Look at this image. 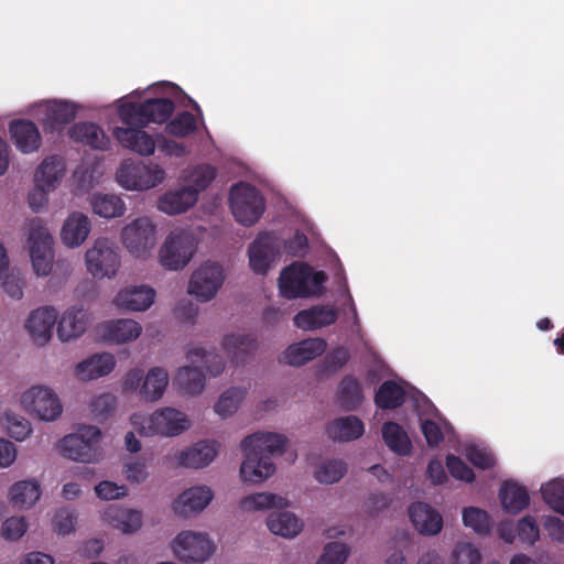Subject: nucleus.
<instances>
[{"mask_svg": "<svg viewBox=\"0 0 564 564\" xmlns=\"http://www.w3.org/2000/svg\"><path fill=\"white\" fill-rule=\"evenodd\" d=\"M117 397L110 392L94 395L89 401L91 415L97 420L108 419L117 408Z\"/></svg>", "mask_w": 564, "mask_h": 564, "instance_id": "61", "label": "nucleus"}, {"mask_svg": "<svg viewBox=\"0 0 564 564\" xmlns=\"http://www.w3.org/2000/svg\"><path fill=\"white\" fill-rule=\"evenodd\" d=\"M170 386L166 368L154 366L144 372L141 368L129 369L121 378V389L126 393H135L148 402L160 401Z\"/></svg>", "mask_w": 564, "mask_h": 564, "instance_id": "8", "label": "nucleus"}, {"mask_svg": "<svg viewBox=\"0 0 564 564\" xmlns=\"http://www.w3.org/2000/svg\"><path fill=\"white\" fill-rule=\"evenodd\" d=\"M159 237V223L149 215L129 216L119 230L122 248L138 263H147L153 259Z\"/></svg>", "mask_w": 564, "mask_h": 564, "instance_id": "2", "label": "nucleus"}, {"mask_svg": "<svg viewBox=\"0 0 564 564\" xmlns=\"http://www.w3.org/2000/svg\"><path fill=\"white\" fill-rule=\"evenodd\" d=\"M365 429L359 417L347 415L330 421L326 426V434L334 442L345 443L360 438Z\"/></svg>", "mask_w": 564, "mask_h": 564, "instance_id": "43", "label": "nucleus"}, {"mask_svg": "<svg viewBox=\"0 0 564 564\" xmlns=\"http://www.w3.org/2000/svg\"><path fill=\"white\" fill-rule=\"evenodd\" d=\"M229 204L235 219L243 226L256 224L265 209L261 193L247 183H239L231 187Z\"/></svg>", "mask_w": 564, "mask_h": 564, "instance_id": "15", "label": "nucleus"}, {"mask_svg": "<svg viewBox=\"0 0 564 564\" xmlns=\"http://www.w3.org/2000/svg\"><path fill=\"white\" fill-rule=\"evenodd\" d=\"M96 497L102 501H115L124 499L129 489L127 485L118 484L112 480H101L94 487Z\"/></svg>", "mask_w": 564, "mask_h": 564, "instance_id": "63", "label": "nucleus"}, {"mask_svg": "<svg viewBox=\"0 0 564 564\" xmlns=\"http://www.w3.org/2000/svg\"><path fill=\"white\" fill-rule=\"evenodd\" d=\"M138 115L144 123H162L166 121L174 111V104L167 98L148 99L140 105H135Z\"/></svg>", "mask_w": 564, "mask_h": 564, "instance_id": "49", "label": "nucleus"}, {"mask_svg": "<svg viewBox=\"0 0 564 564\" xmlns=\"http://www.w3.org/2000/svg\"><path fill=\"white\" fill-rule=\"evenodd\" d=\"M382 438L388 448L397 455L408 456L412 443L404 429L394 422H386L381 429Z\"/></svg>", "mask_w": 564, "mask_h": 564, "instance_id": "50", "label": "nucleus"}, {"mask_svg": "<svg viewBox=\"0 0 564 564\" xmlns=\"http://www.w3.org/2000/svg\"><path fill=\"white\" fill-rule=\"evenodd\" d=\"M69 137L94 149L105 150L109 145V138L104 130L91 122H80L69 129Z\"/></svg>", "mask_w": 564, "mask_h": 564, "instance_id": "48", "label": "nucleus"}, {"mask_svg": "<svg viewBox=\"0 0 564 564\" xmlns=\"http://www.w3.org/2000/svg\"><path fill=\"white\" fill-rule=\"evenodd\" d=\"M463 523L475 533L482 535L489 533L491 529V519L489 514L477 507H467L462 511Z\"/></svg>", "mask_w": 564, "mask_h": 564, "instance_id": "58", "label": "nucleus"}, {"mask_svg": "<svg viewBox=\"0 0 564 564\" xmlns=\"http://www.w3.org/2000/svg\"><path fill=\"white\" fill-rule=\"evenodd\" d=\"M88 203L93 214L104 219L122 217L127 210L124 200L113 193H94Z\"/></svg>", "mask_w": 564, "mask_h": 564, "instance_id": "44", "label": "nucleus"}, {"mask_svg": "<svg viewBox=\"0 0 564 564\" xmlns=\"http://www.w3.org/2000/svg\"><path fill=\"white\" fill-rule=\"evenodd\" d=\"M102 175L99 163H83L75 170L73 180L80 189L89 191L100 183Z\"/></svg>", "mask_w": 564, "mask_h": 564, "instance_id": "56", "label": "nucleus"}, {"mask_svg": "<svg viewBox=\"0 0 564 564\" xmlns=\"http://www.w3.org/2000/svg\"><path fill=\"white\" fill-rule=\"evenodd\" d=\"M349 360V350L344 346L330 349L316 365L315 375L319 379L336 375Z\"/></svg>", "mask_w": 564, "mask_h": 564, "instance_id": "52", "label": "nucleus"}, {"mask_svg": "<svg viewBox=\"0 0 564 564\" xmlns=\"http://www.w3.org/2000/svg\"><path fill=\"white\" fill-rule=\"evenodd\" d=\"M119 102L118 115L121 124L112 130L115 139L123 148L141 156L152 155L156 148V139L143 129L147 123L137 113L135 104L129 99H121Z\"/></svg>", "mask_w": 564, "mask_h": 564, "instance_id": "4", "label": "nucleus"}, {"mask_svg": "<svg viewBox=\"0 0 564 564\" xmlns=\"http://www.w3.org/2000/svg\"><path fill=\"white\" fill-rule=\"evenodd\" d=\"M11 138L22 153L35 152L41 145V134L36 126L28 120H17L10 124Z\"/></svg>", "mask_w": 564, "mask_h": 564, "instance_id": "47", "label": "nucleus"}, {"mask_svg": "<svg viewBox=\"0 0 564 564\" xmlns=\"http://www.w3.org/2000/svg\"><path fill=\"white\" fill-rule=\"evenodd\" d=\"M130 424L143 437L174 438L193 427L188 413L173 405L159 406L150 413L134 412Z\"/></svg>", "mask_w": 564, "mask_h": 564, "instance_id": "1", "label": "nucleus"}, {"mask_svg": "<svg viewBox=\"0 0 564 564\" xmlns=\"http://www.w3.org/2000/svg\"><path fill=\"white\" fill-rule=\"evenodd\" d=\"M198 202V197L186 186L170 189L162 194L156 203V208L161 213L175 216L184 214L193 208Z\"/></svg>", "mask_w": 564, "mask_h": 564, "instance_id": "35", "label": "nucleus"}, {"mask_svg": "<svg viewBox=\"0 0 564 564\" xmlns=\"http://www.w3.org/2000/svg\"><path fill=\"white\" fill-rule=\"evenodd\" d=\"M166 171L158 163L135 162L131 159L121 162L116 172V181L126 191L145 192L164 183Z\"/></svg>", "mask_w": 564, "mask_h": 564, "instance_id": "10", "label": "nucleus"}, {"mask_svg": "<svg viewBox=\"0 0 564 564\" xmlns=\"http://www.w3.org/2000/svg\"><path fill=\"white\" fill-rule=\"evenodd\" d=\"M91 325L88 311L79 304L66 307L58 313L56 323V337L63 345L74 344L87 333Z\"/></svg>", "mask_w": 564, "mask_h": 564, "instance_id": "19", "label": "nucleus"}, {"mask_svg": "<svg viewBox=\"0 0 564 564\" xmlns=\"http://www.w3.org/2000/svg\"><path fill=\"white\" fill-rule=\"evenodd\" d=\"M101 430L91 424L79 425L73 433L59 440L57 448L63 457L82 464H98L105 453L100 446Z\"/></svg>", "mask_w": 564, "mask_h": 564, "instance_id": "7", "label": "nucleus"}, {"mask_svg": "<svg viewBox=\"0 0 564 564\" xmlns=\"http://www.w3.org/2000/svg\"><path fill=\"white\" fill-rule=\"evenodd\" d=\"M42 497V486L36 478H26L13 482L7 498L11 506L21 511L32 509Z\"/></svg>", "mask_w": 564, "mask_h": 564, "instance_id": "34", "label": "nucleus"}, {"mask_svg": "<svg viewBox=\"0 0 564 564\" xmlns=\"http://www.w3.org/2000/svg\"><path fill=\"white\" fill-rule=\"evenodd\" d=\"M116 366L117 359L112 352H95L74 365L73 377L84 383L96 381L112 373Z\"/></svg>", "mask_w": 564, "mask_h": 564, "instance_id": "25", "label": "nucleus"}, {"mask_svg": "<svg viewBox=\"0 0 564 564\" xmlns=\"http://www.w3.org/2000/svg\"><path fill=\"white\" fill-rule=\"evenodd\" d=\"M25 249L29 253L32 272L37 278H46L54 265V237L46 221L34 217L23 227Z\"/></svg>", "mask_w": 564, "mask_h": 564, "instance_id": "5", "label": "nucleus"}, {"mask_svg": "<svg viewBox=\"0 0 564 564\" xmlns=\"http://www.w3.org/2000/svg\"><path fill=\"white\" fill-rule=\"evenodd\" d=\"M198 243V229L174 228L156 248V260L167 271H182L195 257Z\"/></svg>", "mask_w": 564, "mask_h": 564, "instance_id": "6", "label": "nucleus"}, {"mask_svg": "<svg viewBox=\"0 0 564 564\" xmlns=\"http://www.w3.org/2000/svg\"><path fill=\"white\" fill-rule=\"evenodd\" d=\"M226 281L224 265L214 260L202 262L188 278L186 292L200 303L213 301Z\"/></svg>", "mask_w": 564, "mask_h": 564, "instance_id": "13", "label": "nucleus"}, {"mask_svg": "<svg viewBox=\"0 0 564 564\" xmlns=\"http://www.w3.org/2000/svg\"><path fill=\"white\" fill-rule=\"evenodd\" d=\"M326 349L327 343L324 338H305L289 345L280 355L279 362L291 367H301L322 356Z\"/></svg>", "mask_w": 564, "mask_h": 564, "instance_id": "27", "label": "nucleus"}, {"mask_svg": "<svg viewBox=\"0 0 564 564\" xmlns=\"http://www.w3.org/2000/svg\"><path fill=\"white\" fill-rule=\"evenodd\" d=\"M169 547L172 554L185 564H204L217 551V544L209 533L193 529L177 532Z\"/></svg>", "mask_w": 564, "mask_h": 564, "instance_id": "9", "label": "nucleus"}, {"mask_svg": "<svg viewBox=\"0 0 564 564\" xmlns=\"http://www.w3.org/2000/svg\"><path fill=\"white\" fill-rule=\"evenodd\" d=\"M544 502L555 512L564 516V478H554L540 488Z\"/></svg>", "mask_w": 564, "mask_h": 564, "instance_id": "54", "label": "nucleus"}, {"mask_svg": "<svg viewBox=\"0 0 564 564\" xmlns=\"http://www.w3.org/2000/svg\"><path fill=\"white\" fill-rule=\"evenodd\" d=\"M102 527L126 536L138 534L144 527V512L141 509L121 505H108L98 512Z\"/></svg>", "mask_w": 564, "mask_h": 564, "instance_id": "17", "label": "nucleus"}, {"mask_svg": "<svg viewBox=\"0 0 564 564\" xmlns=\"http://www.w3.org/2000/svg\"><path fill=\"white\" fill-rule=\"evenodd\" d=\"M348 474V464L339 457H317L312 464L313 479L323 486L341 481Z\"/></svg>", "mask_w": 564, "mask_h": 564, "instance_id": "36", "label": "nucleus"}, {"mask_svg": "<svg viewBox=\"0 0 564 564\" xmlns=\"http://www.w3.org/2000/svg\"><path fill=\"white\" fill-rule=\"evenodd\" d=\"M65 173V162L56 155H51L45 158L35 169L33 183L55 191L61 185Z\"/></svg>", "mask_w": 564, "mask_h": 564, "instance_id": "42", "label": "nucleus"}, {"mask_svg": "<svg viewBox=\"0 0 564 564\" xmlns=\"http://www.w3.org/2000/svg\"><path fill=\"white\" fill-rule=\"evenodd\" d=\"M84 261L87 272L95 279H112L121 268V254L109 237H98L86 249Z\"/></svg>", "mask_w": 564, "mask_h": 564, "instance_id": "11", "label": "nucleus"}, {"mask_svg": "<svg viewBox=\"0 0 564 564\" xmlns=\"http://www.w3.org/2000/svg\"><path fill=\"white\" fill-rule=\"evenodd\" d=\"M286 509H274L265 519L267 530L274 536L294 540L305 529V521L295 512Z\"/></svg>", "mask_w": 564, "mask_h": 564, "instance_id": "28", "label": "nucleus"}, {"mask_svg": "<svg viewBox=\"0 0 564 564\" xmlns=\"http://www.w3.org/2000/svg\"><path fill=\"white\" fill-rule=\"evenodd\" d=\"M338 399L346 410L357 409L364 400L359 382L351 377L344 378L338 387Z\"/></svg>", "mask_w": 564, "mask_h": 564, "instance_id": "53", "label": "nucleus"}, {"mask_svg": "<svg viewBox=\"0 0 564 564\" xmlns=\"http://www.w3.org/2000/svg\"><path fill=\"white\" fill-rule=\"evenodd\" d=\"M220 346L228 361L235 367H243L254 357L259 348L256 335L236 330L226 334Z\"/></svg>", "mask_w": 564, "mask_h": 564, "instance_id": "22", "label": "nucleus"}, {"mask_svg": "<svg viewBox=\"0 0 564 564\" xmlns=\"http://www.w3.org/2000/svg\"><path fill=\"white\" fill-rule=\"evenodd\" d=\"M186 365L192 367H200L209 377H218L225 371V360L213 350L204 346L193 345L185 352Z\"/></svg>", "mask_w": 564, "mask_h": 564, "instance_id": "40", "label": "nucleus"}, {"mask_svg": "<svg viewBox=\"0 0 564 564\" xmlns=\"http://www.w3.org/2000/svg\"><path fill=\"white\" fill-rule=\"evenodd\" d=\"M57 317L58 310L54 305H41L29 312L23 322V329L34 346L44 348L50 345Z\"/></svg>", "mask_w": 564, "mask_h": 564, "instance_id": "18", "label": "nucleus"}, {"mask_svg": "<svg viewBox=\"0 0 564 564\" xmlns=\"http://www.w3.org/2000/svg\"><path fill=\"white\" fill-rule=\"evenodd\" d=\"M448 564H482V554L473 542H457L448 556Z\"/></svg>", "mask_w": 564, "mask_h": 564, "instance_id": "55", "label": "nucleus"}, {"mask_svg": "<svg viewBox=\"0 0 564 564\" xmlns=\"http://www.w3.org/2000/svg\"><path fill=\"white\" fill-rule=\"evenodd\" d=\"M243 456L239 466V479L242 484L261 485L276 473V465L269 455L257 451H241Z\"/></svg>", "mask_w": 564, "mask_h": 564, "instance_id": "23", "label": "nucleus"}, {"mask_svg": "<svg viewBox=\"0 0 564 564\" xmlns=\"http://www.w3.org/2000/svg\"><path fill=\"white\" fill-rule=\"evenodd\" d=\"M215 498L214 489L206 484H197L182 490L171 502V511L182 520H189L203 513Z\"/></svg>", "mask_w": 564, "mask_h": 564, "instance_id": "16", "label": "nucleus"}, {"mask_svg": "<svg viewBox=\"0 0 564 564\" xmlns=\"http://www.w3.org/2000/svg\"><path fill=\"white\" fill-rule=\"evenodd\" d=\"M0 427L8 438L17 443L28 441L34 432L33 423L14 409H6L0 414Z\"/></svg>", "mask_w": 564, "mask_h": 564, "instance_id": "39", "label": "nucleus"}, {"mask_svg": "<svg viewBox=\"0 0 564 564\" xmlns=\"http://www.w3.org/2000/svg\"><path fill=\"white\" fill-rule=\"evenodd\" d=\"M36 108L39 118L54 129L55 124L73 120L79 107L67 100H46L37 104Z\"/></svg>", "mask_w": 564, "mask_h": 564, "instance_id": "38", "label": "nucleus"}, {"mask_svg": "<svg viewBox=\"0 0 564 564\" xmlns=\"http://www.w3.org/2000/svg\"><path fill=\"white\" fill-rule=\"evenodd\" d=\"M408 516L413 528L424 536H435L444 525L442 514L425 502H413L408 508Z\"/></svg>", "mask_w": 564, "mask_h": 564, "instance_id": "32", "label": "nucleus"}, {"mask_svg": "<svg viewBox=\"0 0 564 564\" xmlns=\"http://www.w3.org/2000/svg\"><path fill=\"white\" fill-rule=\"evenodd\" d=\"M291 500L281 494L261 490L242 496L238 501V509L246 514L263 513L274 509H286Z\"/></svg>", "mask_w": 564, "mask_h": 564, "instance_id": "30", "label": "nucleus"}, {"mask_svg": "<svg viewBox=\"0 0 564 564\" xmlns=\"http://www.w3.org/2000/svg\"><path fill=\"white\" fill-rule=\"evenodd\" d=\"M156 291L149 284H127L112 296L110 304L126 313L147 312L155 302Z\"/></svg>", "mask_w": 564, "mask_h": 564, "instance_id": "20", "label": "nucleus"}, {"mask_svg": "<svg viewBox=\"0 0 564 564\" xmlns=\"http://www.w3.org/2000/svg\"><path fill=\"white\" fill-rule=\"evenodd\" d=\"M91 229L93 223L87 214L72 210L61 224L58 238L66 249H78L86 242Z\"/></svg>", "mask_w": 564, "mask_h": 564, "instance_id": "26", "label": "nucleus"}, {"mask_svg": "<svg viewBox=\"0 0 564 564\" xmlns=\"http://www.w3.org/2000/svg\"><path fill=\"white\" fill-rule=\"evenodd\" d=\"M165 130L174 137H186L196 130V119L187 111L182 112L166 124Z\"/></svg>", "mask_w": 564, "mask_h": 564, "instance_id": "64", "label": "nucleus"}, {"mask_svg": "<svg viewBox=\"0 0 564 564\" xmlns=\"http://www.w3.org/2000/svg\"><path fill=\"white\" fill-rule=\"evenodd\" d=\"M124 480L131 486H140L149 481L151 470L149 464L142 458H131L122 466Z\"/></svg>", "mask_w": 564, "mask_h": 564, "instance_id": "59", "label": "nucleus"}, {"mask_svg": "<svg viewBox=\"0 0 564 564\" xmlns=\"http://www.w3.org/2000/svg\"><path fill=\"white\" fill-rule=\"evenodd\" d=\"M419 421L426 443L431 447L437 446L448 432L449 424L441 416L440 412L430 402H424L417 409Z\"/></svg>", "mask_w": 564, "mask_h": 564, "instance_id": "33", "label": "nucleus"}, {"mask_svg": "<svg viewBox=\"0 0 564 564\" xmlns=\"http://www.w3.org/2000/svg\"><path fill=\"white\" fill-rule=\"evenodd\" d=\"M279 240L271 234H259L248 248V260L251 271L265 275L279 254Z\"/></svg>", "mask_w": 564, "mask_h": 564, "instance_id": "24", "label": "nucleus"}, {"mask_svg": "<svg viewBox=\"0 0 564 564\" xmlns=\"http://www.w3.org/2000/svg\"><path fill=\"white\" fill-rule=\"evenodd\" d=\"M350 555V547L343 542L325 544L316 564H345Z\"/></svg>", "mask_w": 564, "mask_h": 564, "instance_id": "62", "label": "nucleus"}, {"mask_svg": "<svg viewBox=\"0 0 564 564\" xmlns=\"http://www.w3.org/2000/svg\"><path fill=\"white\" fill-rule=\"evenodd\" d=\"M217 169L207 163L187 166L182 172L183 184L186 185L198 198L216 180Z\"/></svg>", "mask_w": 564, "mask_h": 564, "instance_id": "46", "label": "nucleus"}, {"mask_svg": "<svg viewBox=\"0 0 564 564\" xmlns=\"http://www.w3.org/2000/svg\"><path fill=\"white\" fill-rule=\"evenodd\" d=\"M337 319V311L326 305H316L299 312L294 318V325L303 330H316L334 324Z\"/></svg>", "mask_w": 564, "mask_h": 564, "instance_id": "41", "label": "nucleus"}, {"mask_svg": "<svg viewBox=\"0 0 564 564\" xmlns=\"http://www.w3.org/2000/svg\"><path fill=\"white\" fill-rule=\"evenodd\" d=\"M20 409L41 423L58 422L65 412V404L58 391L46 382L29 384L17 395Z\"/></svg>", "mask_w": 564, "mask_h": 564, "instance_id": "3", "label": "nucleus"}, {"mask_svg": "<svg viewBox=\"0 0 564 564\" xmlns=\"http://www.w3.org/2000/svg\"><path fill=\"white\" fill-rule=\"evenodd\" d=\"M404 390L394 381H386L376 394L375 402L381 409H394L403 402Z\"/></svg>", "mask_w": 564, "mask_h": 564, "instance_id": "57", "label": "nucleus"}, {"mask_svg": "<svg viewBox=\"0 0 564 564\" xmlns=\"http://www.w3.org/2000/svg\"><path fill=\"white\" fill-rule=\"evenodd\" d=\"M206 375L200 367L182 366L174 373L173 386L184 397H197L206 389Z\"/></svg>", "mask_w": 564, "mask_h": 564, "instance_id": "37", "label": "nucleus"}, {"mask_svg": "<svg viewBox=\"0 0 564 564\" xmlns=\"http://www.w3.org/2000/svg\"><path fill=\"white\" fill-rule=\"evenodd\" d=\"M325 280L323 272H313L308 265L295 262L281 271L279 291L289 300L306 297L317 294Z\"/></svg>", "mask_w": 564, "mask_h": 564, "instance_id": "12", "label": "nucleus"}, {"mask_svg": "<svg viewBox=\"0 0 564 564\" xmlns=\"http://www.w3.org/2000/svg\"><path fill=\"white\" fill-rule=\"evenodd\" d=\"M25 279L22 271L11 265L7 247L0 241V292L13 301L24 296Z\"/></svg>", "mask_w": 564, "mask_h": 564, "instance_id": "31", "label": "nucleus"}, {"mask_svg": "<svg viewBox=\"0 0 564 564\" xmlns=\"http://www.w3.org/2000/svg\"><path fill=\"white\" fill-rule=\"evenodd\" d=\"M501 505L505 510L518 513L529 505V495L524 487L513 481H506L499 491Z\"/></svg>", "mask_w": 564, "mask_h": 564, "instance_id": "51", "label": "nucleus"}, {"mask_svg": "<svg viewBox=\"0 0 564 564\" xmlns=\"http://www.w3.org/2000/svg\"><path fill=\"white\" fill-rule=\"evenodd\" d=\"M239 446L241 451H257L264 452L265 455L281 456L288 451L290 440L283 433L259 430L246 435Z\"/></svg>", "mask_w": 564, "mask_h": 564, "instance_id": "29", "label": "nucleus"}, {"mask_svg": "<svg viewBox=\"0 0 564 564\" xmlns=\"http://www.w3.org/2000/svg\"><path fill=\"white\" fill-rule=\"evenodd\" d=\"M97 337L109 345H127L135 341L142 335V325L129 317L107 319L96 325Z\"/></svg>", "mask_w": 564, "mask_h": 564, "instance_id": "21", "label": "nucleus"}, {"mask_svg": "<svg viewBox=\"0 0 564 564\" xmlns=\"http://www.w3.org/2000/svg\"><path fill=\"white\" fill-rule=\"evenodd\" d=\"M248 395V389L242 386H231L225 389L213 405L214 413L221 420L236 415Z\"/></svg>", "mask_w": 564, "mask_h": 564, "instance_id": "45", "label": "nucleus"}, {"mask_svg": "<svg viewBox=\"0 0 564 564\" xmlns=\"http://www.w3.org/2000/svg\"><path fill=\"white\" fill-rule=\"evenodd\" d=\"M78 514L69 508H61L56 510L52 518V530L57 535H68L76 531Z\"/></svg>", "mask_w": 564, "mask_h": 564, "instance_id": "60", "label": "nucleus"}, {"mask_svg": "<svg viewBox=\"0 0 564 564\" xmlns=\"http://www.w3.org/2000/svg\"><path fill=\"white\" fill-rule=\"evenodd\" d=\"M220 449L221 443L218 440L204 438L169 453L165 459L176 468L199 470L214 463Z\"/></svg>", "mask_w": 564, "mask_h": 564, "instance_id": "14", "label": "nucleus"}]
</instances>
